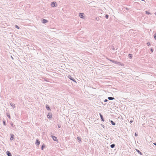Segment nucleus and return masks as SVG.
<instances>
[{"mask_svg": "<svg viewBox=\"0 0 156 156\" xmlns=\"http://www.w3.org/2000/svg\"><path fill=\"white\" fill-rule=\"evenodd\" d=\"M110 61L112 62L113 63H114L115 64H118L119 65H120V66H124V65L123 64L120 62H116V61H114L113 60H110Z\"/></svg>", "mask_w": 156, "mask_h": 156, "instance_id": "f257e3e1", "label": "nucleus"}, {"mask_svg": "<svg viewBox=\"0 0 156 156\" xmlns=\"http://www.w3.org/2000/svg\"><path fill=\"white\" fill-rule=\"evenodd\" d=\"M56 3L55 2H52L51 4V6L52 7H55L56 6L55 5V4Z\"/></svg>", "mask_w": 156, "mask_h": 156, "instance_id": "f03ea898", "label": "nucleus"}, {"mask_svg": "<svg viewBox=\"0 0 156 156\" xmlns=\"http://www.w3.org/2000/svg\"><path fill=\"white\" fill-rule=\"evenodd\" d=\"M52 115L51 113H49L47 115V117L48 119H51V118Z\"/></svg>", "mask_w": 156, "mask_h": 156, "instance_id": "7ed1b4c3", "label": "nucleus"}, {"mask_svg": "<svg viewBox=\"0 0 156 156\" xmlns=\"http://www.w3.org/2000/svg\"><path fill=\"white\" fill-rule=\"evenodd\" d=\"M51 137H52L53 140H54V141H58L57 138L56 136H51Z\"/></svg>", "mask_w": 156, "mask_h": 156, "instance_id": "20e7f679", "label": "nucleus"}, {"mask_svg": "<svg viewBox=\"0 0 156 156\" xmlns=\"http://www.w3.org/2000/svg\"><path fill=\"white\" fill-rule=\"evenodd\" d=\"M68 77L71 80H73V81L75 82H76V81L73 78H72V77H71V76H68Z\"/></svg>", "mask_w": 156, "mask_h": 156, "instance_id": "39448f33", "label": "nucleus"}, {"mask_svg": "<svg viewBox=\"0 0 156 156\" xmlns=\"http://www.w3.org/2000/svg\"><path fill=\"white\" fill-rule=\"evenodd\" d=\"M41 21L43 23H45L48 22V21L47 20L44 19H42V20H41Z\"/></svg>", "mask_w": 156, "mask_h": 156, "instance_id": "423d86ee", "label": "nucleus"}, {"mask_svg": "<svg viewBox=\"0 0 156 156\" xmlns=\"http://www.w3.org/2000/svg\"><path fill=\"white\" fill-rule=\"evenodd\" d=\"M83 13H80V14H79V17L81 18H83Z\"/></svg>", "mask_w": 156, "mask_h": 156, "instance_id": "0eeeda50", "label": "nucleus"}, {"mask_svg": "<svg viewBox=\"0 0 156 156\" xmlns=\"http://www.w3.org/2000/svg\"><path fill=\"white\" fill-rule=\"evenodd\" d=\"M6 154L8 156H12V154L9 151H7L6 152Z\"/></svg>", "mask_w": 156, "mask_h": 156, "instance_id": "6e6552de", "label": "nucleus"}, {"mask_svg": "<svg viewBox=\"0 0 156 156\" xmlns=\"http://www.w3.org/2000/svg\"><path fill=\"white\" fill-rule=\"evenodd\" d=\"M136 150L140 155H142V154L139 150L137 149H136Z\"/></svg>", "mask_w": 156, "mask_h": 156, "instance_id": "1a4fd4ad", "label": "nucleus"}, {"mask_svg": "<svg viewBox=\"0 0 156 156\" xmlns=\"http://www.w3.org/2000/svg\"><path fill=\"white\" fill-rule=\"evenodd\" d=\"M99 115H100V117L101 118V121H104V119L103 118V116L102 115H101V113H100Z\"/></svg>", "mask_w": 156, "mask_h": 156, "instance_id": "9d476101", "label": "nucleus"}, {"mask_svg": "<svg viewBox=\"0 0 156 156\" xmlns=\"http://www.w3.org/2000/svg\"><path fill=\"white\" fill-rule=\"evenodd\" d=\"M77 139L79 143H81V138L79 137H77Z\"/></svg>", "mask_w": 156, "mask_h": 156, "instance_id": "9b49d317", "label": "nucleus"}, {"mask_svg": "<svg viewBox=\"0 0 156 156\" xmlns=\"http://www.w3.org/2000/svg\"><path fill=\"white\" fill-rule=\"evenodd\" d=\"M40 141L38 140H37L36 142V145H38L40 144Z\"/></svg>", "mask_w": 156, "mask_h": 156, "instance_id": "f8f14e48", "label": "nucleus"}, {"mask_svg": "<svg viewBox=\"0 0 156 156\" xmlns=\"http://www.w3.org/2000/svg\"><path fill=\"white\" fill-rule=\"evenodd\" d=\"M46 108L48 110H49V111H51V109H50V108H49V107L48 106V105H46Z\"/></svg>", "mask_w": 156, "mask_h": 156, "instance_id": "ddd939ff", "label": "nucleus"}, {"mask_svg": "<svg viewBox=\"0 0 156 156\" xmlns=\"http://www.w3.org/2000/svg\"><path fill=\"white\" fill-rule=\"evenodd\" d=\"M108 99L110 100H112L114 99V98L112 97H108Z\"/></svg>", "mask_w": 156, "mask_h": 156, "instance_id": "4468645a", "label": "nucleus"}, {"mask_svg": "<svg viewBox=\"0 0 156 156\" xmlns=\"http://www.w3.org/2000/svg\"><path fill=\"white\" fill-rule=\"evenodd\" d=\"M14 135L12 134L11 135V138H10L11 140H13L14 139Z\"/></svg>", "mask_w": 156, "mask_h": 156, "instance_id": "2eb2a0df", "label": "nucleus"}, {"mask_svg": "<svg viewBox=\"0 0 156 156\" xmlns=\"http://www.w3.org/2000/svg\"><path fill=\"white\" fill-rule=\"evenodd\" d=\"M10 105L13 107V108H15V105L14 104H13L12 103H10Z\"/></svg>", "mask_w": 156, "mask_h": 156, "instance_id": "dca6fc26", "label": "nucleus"}, {"mask_svg": "<svg viewBox=\"0 0 156 156\" xmlns=\"http://www.w3.org/2000/svg\"><path fill=\"white\" fill-rule=\"evenodd\" d=\"M145 13L148 14V15L151 14L150 12H149L148 11H145Z\"/></svg>", "mask_w": 156, "mask_h": 156, "instance_id": "f3484780", "label": "nucleus"}, {"mask_svg": "<svg viewBox=\"0 0 156 156\" xmlns=\"http://www.w3.org/2000/svg\"><path fill=\"white\" fill-rule=\"evenodd\" d=\"M111 122L112 123V125H113V126H114L115 125V123L113 121L111 120Z\"/></svg>", "mask_w": 156, "mask_h": 156, "instance_id": "a211bd4d", "label": "nucleus"}, {"mask_svg": "<svg viewBox=\"0 0 156 156\" xmlns=\"http://www.w3.org/2000/svg\"><path fill=\"white\" fill-rule=\"evenodd\" d=\"M115 146V145L114 144H112L111 145L110 147L112 148H114Z\"/></svg>", "mask_w": 156, "mask_h": 156, "instance_id": "6ab92c4d", "label": "nucleus"}, {"mask_svg": "<svg viewBox=\"0 0 156 156\" xmlns=\"http://www.w3.org/2000/svg\"><path fill=\"white\" fill-rule=\"evenodd\" d=\"M6 114H7V116L8 117L9 119H10L11 117H10V115L8 113H7Z\"/></svg>", "mask_w": 156, "mask_h": 156, "instance_id": "aec40b11", "label": "nucleus"}, {"mask_svg": "<svg viewBox=\"0 0 156 156\" xmlns=\"http://www.w3.org/2000/svg\"><path fill=\"white\" fill-rule=\"evenodd\" d=\"M15 27L18 29H20V28L17 25H16Z\"/></svg>", "mask_w": 156, "mask_h": 156, "instance_id": "412c9836", "label": "nucleus"}, {"mask_svg": "<svg viewBox=\"0 0 156 156\" xmlns=\"http://www.w3.org/2000/svg\"><path fill=\"white\" fill-rule=\"evenodd\" d=\"M129 57L131 59L132 57V55L131 54H129Z\"/></svg>", "mask_w": 156, "mask_h": 156, "instance_id": "4be33fe9", "label": "nucleus"}, {"mask_svg": "<svg viewBox=\"0 0 156 156\" xmlns=\"http://www.w3.org/2000/svg\"><path fill=\"white\" fill-rule=\"evenodd\" d=\"M44 144H43L42 145V146L41 147V150H43V148H44Z\"/></svg>", "mask_w": 156, "mask_h": 156, "instance_id": "5701e85b", "label": "nucleus"}, {"mask_svg": "<svg viewBox=\"0 0 156 156\" xmlns=\"http://www.w3.org/2000/svg\"><path fill=\"white\" fill-rule=\"evenodd\" d=\"M154 39L156 40V33L154 35Z\"/></svg>", "mask_w": 156, "mask_h": 156, "instance_id": "b1692460", "label": "nucleus"}, {"mask_svg": "<svg viewBox=\"0 0 156 156\" xmlns=\"http://www.w3.org/2000/svg\"><path fill=\"white\" fill-rule=\"evenodd\" d=\"M3 125L4 126H5V121H3Z\"/></svg>", "mask_w": 156, "mask_h": 156, "instance_id": "393cba45", "label": "nucleus"}, {"mask_svg": "<svg viewBox=\"0 0 156 156\" xmlns=\"http://www.w3.org/2000/svg\"><path fill=\"white\" fill-rule=\"evenodd\" d=\"M105 16L106 19H108V15H106Z\"/></svg>", "mask_w": 156, "mask_h": 156, "instance_id": "a878e982", "label": "nucleus"}, {"mask_svg": "<svg viewBox=\"0 0 156 156\" xmlns=\"http://www.w3.org/2000/svg\"><path fill=\"white\" fill-rule=\"evenodd\" d=\"M147 44L148 45V46H150V43L149 42H148L147 43Z\"/></svg>", "mask_w": 156, "mask_h": 156, "instance_id": "bb28decb", "label": "nucleus"}, {"mask_svg": "<svg viewBox=\"0 0 156 156\" xmlns=\"http://www.w3.org/2000/svg\"><path fill=\"white\" fill-rule=\"evenodd\" d=\"M151 51L152 52H153V49H152V48H151Z\"/></svg>", "mask_w": 156, "mask_h": 156, "instance_id": "cd10ccee", "label": "nucleus"}, {"mask_svg": "<svg viewBox=\"0 0 156 156\" xmlns=\"http://www.w3.org/2000/svg\"><path fill=\"white\" fill-rule=\"evenodd\" d=\"M108 101V100L107 99H105V100L104 101L105 102H107Z\"/></svg>", "mask_w": 156, "mask_h": 156, "instance_id": "c85d7f7f", "label": "nucleus"}, {"mask_svg": "<svg viewBox=\"0 0 156 156\" xmlns=\"http://www.w3.org/2000/svg\"><path fill=\"white\" fill-rule=\"evenodd\" d=\"M58 126L59 128H60L61 127V126L59 125H58Z\"/></svg>", "mask_w": 156, "mask_h": 156, "instance_id": "c756f323", "label": "nucleus"}, {"mask_svg": "<svg viewBox=\"0 0 156 156\" xmlns=\"http://www.w3.org/2000/svg\"><path fill=\"white\" fill-rule=\"evenodd\" d=\"M135 136H138V134L136 133H135Z\"/></svg>", "mask_w": 156, "mask_h": 156, "instance_id": "7c9ffc66", "label": "nucleus"}, {"mask_svg": "<svg viewBox=\"0 0 156 156\" xmlns=\"http://www.w3.org/2000/svg\"><path fill=\"white\" fill-rule=\"evenodd\" d=\"M11 125L12 126V127H13V123H11Z\"/></svg>", "mask_w": 156, "mask_h": 156, "instance_id": "2f4dec72", "label": "nucleus"}, {"mask_svg": "<svg viewBox=\"0 0 156 156\" xmlns=\"http://www.w3.org/2000/svg\"><path fill=\"white\" fill-rule=\"evenodd\" d=\"M101 126L103 128H104L105 126L104 125L101 124Z\"/></svg>", "mask_w": 156, "mask_h": 156, "instance_id": "473e14b6", "label": "nucleus"}, {"mask_svg": "<svg viewBox=\"0 0 156 156\" xmlns=\"http://www.w3.org/2000/svg\"><path fill=\"white\" fill-rule=\"evenodd\" d=\"M133 122V120H131V121H130V122L132 123Z\"/></svg>", "mask_w": 156, "mask_h": 156, "instance_id": "72a5a7b5", "label": "nucleus"}, {"mask_svg": "<svg viewBox=\"0 0 156 156\" xmlns=\"http://www.w3.org/2000/svg\"><path fill=\"white\" fill-rule=\"evenodd\" d=\"M154 145H155V146H156V143H154Z\"/></svg>", "mask_w": 156, "mask_h": 156, "instance_id": "f704fd0d", "label": "nucleus"}, {"mask_svg": "<svg viewBox=\"0 0 156 156\" xmlns=\"http://www.w3.org/2000/svg\"><path fill=\"white\" fill-rule=\"evenodd\" d=\"M11 58H12V59H13V57H12V56H11Z\"/></svg>", "mask_w": 156, "mask_h": 156, "instance_id": "c9c22d12", "label": "nucleus"}]
</instances>
